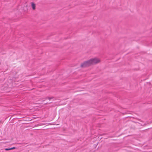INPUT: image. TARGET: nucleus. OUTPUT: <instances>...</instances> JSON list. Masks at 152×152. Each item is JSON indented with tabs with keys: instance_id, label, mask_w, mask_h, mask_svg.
Returning <instances> with one entry per match:
<instances>
[{
	"instance_id": "nucleus-1",
	"label": "nucleus",
	"mask_w": 152,
	"mask_h": 152,
	"mask_svg": "<svg viewBox=\"0 0 152 152\" xmlns=\"http://www.w3.org/2000/svg\"><path fill=\"white\" fill-rule=\"evenodd\" d=\"M101 59L100 58L95 57L84 62L81 64L80 66L82 68L86 67L91 65L99 64L101 63Z\"/></svg>"
},
{
	"instance_id": "nucleus-2",
	"label": "nucleus",
	"mask_w": 152,
	"mask_h": 152,
	"mask_svg": "<svg viewBox=\"0 0 152 152\" xmlns=\"http://www.w3.org/2000/svg\"><path fill=\"white\" fill-rule=\"evenodd\" d=\"M31 6L33 10H35L36 9V5L34 2H31Z\"/></svg>"
},
{
	"instance_id": "nucleus-3",
	"label": "nucleus",
	"mask_w": 152,
	"mask_h": 152,
	"mask_svg": "<svg viewBox=\"0 0 152 152\" xmlns=\"http://www.w3.org/2000/svg\"><path fill=\"white\" fill-rule=\"evenodd\" d=\"M15 148V147H13L12 148H5V150L6 151H9V150H10L14 149Z\"/></svg>"
},
{
	"instance_id": "nucleus-4",
	"label": "nucleus",
	"mask_w": 152,
	"mask_h": 152,
	"mask_svg": "<svg viewBox=\"0 0 152 152\" xmlns=\"http://www.w3.org/2000/svg\"><path fill=\"white\" fill-rule=\"evenodd\" d=\"M52 98H53V97H48L47 98V99H48L49 100H50L51 99H52Z\"/></svg>"
}]
</instances>
